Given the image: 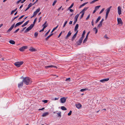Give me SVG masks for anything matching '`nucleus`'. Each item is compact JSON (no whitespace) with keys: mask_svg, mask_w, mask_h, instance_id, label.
<instances>
[{"mask_svg":"<svg viewBox=\"0 0 125 125\" xmlns=\"http://www.w3.org/2000/svg\"><path fill=\"white\" fill-rule=\"evenodd\" d=\"M23 81V82H24L25 84L28 85L31 84L32 81L31 78L28 77H26L24 78Z\"/></svg>","mask_w":125,"mask_h":125,"instance_id":"nucleus-1","label":"nucleus"},{"mask_svg":"<svg viewBox=\"0 0 125 125\" xmlns=\"http://www.w3.org/2000/svg\"><path fill=\"white\" fill-rule=\"evenodd\" d=\"M37 18H35L34 21L33 23L31 24L29 27L25 30V32H26L31 30L34 26L35 24Z\"/></svg>","mask_w":125,"mask_h":125,"instance_id":"nucleus-2","label":"nucleus"},{"mask_svg":"<svg viewBox=\"0 0 125 125\" xmlns=\"http://www.w3.org/2000/svg\"><path fill=\"white\" fill-rule=\"evenodd\" d=\"M23 63V61L17 62L14 63V65L17 67H20Z\"/></svg>","mask_w":125,"mask_h":125,"instance_id":"nucleus-3","label":"nucleus"},{"mask_svg":"<svg viewBox=\"0 0 125 125\" xmlns=\"http://www.w3.org/2000/svg\"><path fill=\"white\" fill-rule=\"evenodd\" d=\"M28 48L27 46H24L20 48L19 50L20 51L22 52L24 51V50L27 49Z\"/></svg>","mask_w":125,"mask_h":125,"instance_id":"nucleus-4","label":"nucleus"},{"mask_svg":"<svg viewBox=\"0 0 125 125\" xmlns=\"http://www.w3.org/2000/svg\"><path fill=\"white\" fill-rule=\"evenodd\" d=\"M106 10V14L105 18L106 19L108 17L109 12L110 11V8H107V9Z\"/></svg>","mask_w":125,"mask_h":125,"instance_id":"nucleus-5","label":"nucleus"},{"mask_svg":"<svg viewBox=\"0 0 125 125\" xmlns=\"http://www.w3.org/2000/svg\"><path fill=\"white\" fill-rule=\"evenodd\" d=\"M15 23L12 25L10 28L7 31V33H9L13 29L15 25Z\"/></svg>","mask_w":125,"mask_h":125,"instance_id":"nucleus-6","label":"nucleus"},{"mask_svg":"<svg viewBox=\"0 0 125 125\" xmlns=\"http://www.w3.org/2000/svg\"><path fill=\"white\" fill-rule=\"evenodd\" d=\"M109 80V78H104L102 79H101L100 81V82L104 83L105 82H106L108 81Z\"/></svg>","mask_w":125,"mask_h":125,"instance_id":"nucleus-7","label":"nucleus"},{"mask_svg":"<svg viewBox=\"0 0 125 125\" xmlns=\"http://www.w3.org/2000/svg\"><path fill=\"white\" fill-rule=\"evenodd\" d=\"M24 21H23L21 22H19L18 23H17L14 26V27L15 28H16L17 26L21 25V24H22L24 22Z\"/></svg>","mask_w":125,"mask_h":125,"instance_id":"nucleus-8","label":"nucleus"},{"mask_svg":"<svg viewBox=\"0 0 125 125\" xmlns=\"http://www.w3.org/2000/svg\"><path fill=\"white\" fill-rule=\"evenodd\" d=\"M117 20L118 24H123V23L121 18H118Z\"/></svg>","mask_w":125,"mask_h":125,"instance_id":"nucleus-9","label":"nucleus"},{"mask_svg":"<svg viewBox=\"0 0 125 125\" xmlns=\"http://www.w3.org/2000/svg\"><path fill=\"white\" fill-rule=\"evenodd\" d=\"M60 100L61 103H64L66 101V98L65 97L61 98L60 99Z\"/></svg>","mask_w":125,"mask_h":125,"instance_id":"nucleus-10","label":"nucleus"},{"mask_svg":"<svg viewBox=\"0 0 125 125\" xmlns=\"http://www.w3.org/2000/svg\"><path fill=\"white\" fill-rule=\"evenodd\" d=\"M23 85V82L22 81L18 84V87L19 88H20L22 87Z\"/></svg>","mask_w":125,"mask_h":125,"instance_id":"nucleus-11","label":"nucleus"},{"mask_svg":"<svg viewBox=\"0 0 125 125\" xmlns=\"http://www.w3.org/2000/svg\"><path fill=\"white\" fill-rule=\"evenodd\" d=\"M40 11L39 8L38 9L36 10L33 13L34 15H36L37 13L39 12Z\"/></svg>","mask_w":125,"mask_h":125,"instance_id":"nucleus-12","label":"nucleus"},{"mask_svg":"<svg viewBox=\"0 0 125 125\" xmlns=\"http://www.w3.org/2000/svg\"><path fill=\"white\" fill-rule=\"evenodd\" d=\"M52 67H54L56 68H57V66L52 65H49L45 66V68H52Z\"/></svg>","mask_w":125,"mask_h":125,"instance_id":"nucleus-13","label":"nucleus"},{"mask_svg":"<svg viewBox=\"0 0 125 125\" xmlns=\"http://www.w3.org/2000/svg\"><path fill=\"white\" fill-rule=\"evenodd\" d=\"M72 33L71 32V31H70L67 34L65 37L66 39H67L71 35Z\"/></svg>","mask_w":125,"mask_h":125,"instance_id":"nucleus-14","label":"nucleus"},{"mask_svg":"<svg viewBox=\"0 0 125 125\" xmlns=\"http://www.w3.org/2000/svg\"><path fill=\"white\" fill-rule=\"evenodd\" d=\"M49 114V113L48 112H46L43 113L42 115V116L43 117H44L48 115Z\"/></svg>","mask_w":125,"mask_h":125,"instance_id":"nucleus-15","label":"nucleus"},{"mask_svg":"<svg viewBox=\"0 0 125 125\" xmlns=\"http://www.w3.org/2000/svg\"><path fill=\"white\" fill-rule=\"evenodd\" d=\"M29 50L31 51H35L36 50L34 48H33L32 47H31L29 49Z\"/></svg>","mask_w":125,"mask_h":125,"instance_id":"nucleus-16","label":"nucleus"},{"mask_svg":"<svg viewBox=\"0 0 125 125\" xmlns=\"http://www.w3.org/2000/svg\"><path fill=\"white\" fill-rule=\"evenodd\" d=\"M75 106L78 109H79L82 107V105L80 104H76L75 105Z\"/></svg>","mask_w":125,"mask_h":125,"instance_id":"nucleus-17","label":"nucleus"},{"mask_svg":"<svg viewBox=\"0 0 125 125\" xmlns=\"http://www.w3.org/2000/svg\"><path fill=\"white\" fill-rule=\"evenodd\" d=\"M29 21H28L25 22L24 24H23L21 26L22 27H23L25 26H26L27 25L28 23L29 22Z\"/></svg>","mask_w":125,"mask_h":125,"instance_id":"nucleus-18","label":"nucleus"},{"mask_svg":"<svg viewBox=\"0 0 125 125\" xmlns=\"http://www.w3.org/2000/svg\"><path fill=\"white\" fill-rule=\"evenodd\" d=\"M118 13L119 15L121 14V8H118Z\"/></svg>","mask_w":125,"mask_h":125,"instance_id":"nucleus-19","label":"nucleus"},{"mask_svg":"<svg viewBox=\"0 0 125 125\" xmlns=\"http://www.w3.org/2000/svg\"><path fill=\"white\" fill-rule=\"evenodd\" d=\"M78 26H79V25L78 24H77L75 26V28H74V31H77V30L78 29Z\"/></svg>","mask_w":125,"mask_h":125,"instance_id":"nucleus-20","label":"nucleus"},{"mask_svg":"<svg viewBox=\"0 0 125 125\" xmlns=\"http://www.w3.org/2000/svg\"><path fill=\"white\" fill-rule=\"evenodd\" d=\"M82 41L80 39H79V41L77 42V45H80Z\"/></svg>","mask_w":125,"mask_h":125,"instance_id":"nucleus-21","label":"nucleus"},{"mask_svg":"<svg viewBox=\"0 0 125 125\" xmlns=\"http://www.w3.org/2000/svg\"><path fill=\"white\" fill-rule=\"evenodd\" d=\"M53 34V33H52L50 34V35L48 36L45 39V40L47 41L51 36H52Z\"/></svg>","mask_w":125,"mask_h":125,"instance_id":"nucleus-22","label":"nucleus"},{"mask_svg":"<svg viewBox=\"0 0 125 125\" xmlns=\"http://www.w3.org/2000/svg\"><path fill=\"white\" fill-rule=\"evenodd\" d=\"M9 42L11 44H15V42L13 40H10L9 41Z\"/></svg>","mask_w":125,"mask_h":125,"instance_id":"nucleus-23","label":"nucleus"},{"mask_svg":"<svg viewBox=\"0 0 125 125\" xmlns=\"http://www.w3.org/2000/svg\"><path fill=\"white\" fill-rule=\"evenodd\" d=\"M101 18V16H99L98 17V18L96 20V21H95L96 23H97L99 21V20Z\"/></svg>","mask_w":125,"mask_h":125,"instance_id":"nucleus-24","label":"nucleus"},{"mask_svg":"<svg viewBox=\"0 0 125 125\" xmlns=\"http://www.w3.org/2000/svg\"><path fill=\"white\" fill-rule=\"evenodd\" d=\"M87 3H88L87 2L84 3H83V4H82V5H81L80 6L79 8H81V7H83V6H84Z\"/></svg>","mask_w":125,"mask_h":125,"instance_id":"nucleus-25","label":"nucleus"},{"mask_svg":"<svg viewBox=\"0 0 125 125\" xmlns=\"http://www.w3.org/2000/svg\"><path fill=\"white\" fill-rule=\"evenodd\" d=\"M79 15V14H77L75 17L74 19L75 20H77V19Z\"/></svg>","mask_w":125,"mask_h":125,"instance_id":"nucleus-26","label":"nucleus"},{"mask_svg":"<svg viewBox=\"0 0 125 125\" xmlns=\"http://www.w3.org/2000/svg\"><path fill=\"white\" fill-rule=\"evenodd\" d=\"M58 25H57L56 27L54 28L51 31V33H52L54 31H55L58 28Z\"/></svg>","mask_w":125,"mask_h":125,"instance_id":"nucleus-27","label":"nucleus"},{"mask_svg":"<svg viewBox=\"0 0 125 125\" xmlns=\"http://www.w3.org/2000/svg\"><path fill=\"white\" fill-rule=\"evenodd\" d=\"M76 34H74L73 35V36L72 37V41H73L74 39L76 37Z\"/></svg>","mask_w":125,"mask_h":125,"instance_id":"nucleus-28","label":"nucleus"},{"mask_svg":"<svg viewBox=\"0 0 125 125\" xmlns=\"http://www.w3.org/2000/svg\"><path fill=\"white\" fill-rule=\"evenodd\" d=\"M61 109L63 110H67L66 108L64 106L61 107Z\"/></svg>","mask_w":125,"mask_h":125,"instance_id":"nucleus-29","label":"nucleus"},{"mask_svg":"<svg viewBox=\"0 0 125 125\" xmlns=\"http://www.w3.org/2000/svg\"><path fill=\"white\" fill-rule=\"evenodd\" d=\"M88 90V89L87 88H83L81 89L80 91L81 92H83Z\"/></svg>","mask_w":125,"mask_h":125,"instance_id":"nucleus-30","label":"nucleus"},{"mask_svg":"<svg viewBox=\"0 0 125 125\" xmlns=\"http://www.w3.org/2000/svg\"><path fill=\"white\" fill-rule=\"evenodd\" d=\"M34 4H32V3H30L28 5L27 8H30Z\"/></svg>","mask_w":125,"mask_h":125,"instance_id":"nucleus-31","label":"nucleus"},{"mask_svg":"<svg viewBox=\"0 0 125 125\" xmlns=\"http://www.w3.org/2000/svg\"><path fill=\"white\" fill-rule=\"evenodd\" d=\"M87 8H84L82 11H81L80 12V14H81V13H83V12H84V11L85 10H87Z\"/></svg>","mask_w":125,"mask_h":125,"instance_id":"nucleus-32","label":"nucleus"},{"mask_svg":"<svg viewBox=\"0 0 125 125\" xmlns=\"http://www.w3.org/2000/svg\"><path fill=\"white\" fill-rule=\"evenodd\" d=\"M17 10V8H16V9L14 10H12L11 13V14H12L15 12Z\"/></svg>","mask_w":125,"mask_h":125,"instance_id":"nucleus-33","label":"nucleus"},{"mask_svg":"<svg viewBox=\"0 0 125 125\" xmlns=\"http://www.w3.org/2000/svg\"><path fill=\"white\" fill-rule=\"evenodd\" d=\"M42 26L43 27V28L44 29L47 27V25L43 24L42 25Z\"/></svg>","mask_w":125,"mask_h":125,"instance_id":"nucleus-34","label":"nucleus"},{"mask_svg":"<svg viewBox=\"0 0 125 125\" xmlns=\"http://www.w3.org/2000/svg\"><path fill=\"white\" fill-rule=\"evenodd\" d=\"M88 38L86 37L84 39L83 41V43H85L87 41Z\"/></svg>","mask_w":125,"mask_h":125,"instance_id":"nucleus-35","label":"nucleus"},{"mask_svg":"<svg viewBox=\"0 0 125 125\" xmlns=\"http://www.w3.org/2000/svg\"><path fill=\"white\" fill-rule=\"evenodd\" d=\"M38 35V33L36 32L34 33V36L35 37H37Z\"/></svg>","mask_w":125,"mask_h":125,"instance_id":"nucleus-36","label":"nucleus"},{"mask_svg":"<svg viewBox=\"0 0 125 125\" xmlns=\"http://www.w3.org/2000/svg\"><path fill=\"white\" fill-rule=\"evenodd\" d=\"M61 112H60L57 113V114L58 115V116H60V117L61 116Z\"/></svg>","mask_w":125,"mask_h":125,"instance_id":"nucleus-37","label":"nucleus"},{"mask_svg":"<svg viewBox=\"0 0 125 125\" xmlns=\"http://www.w3.org/2000/svg\"><path fill=\"white\" fill-rule=\"evenodd\" d=\"M72 111H70L69 113H68V116L72 114Z\"/></svg>","mask_w":125,"mask_h":125,"instance_id":"nucleus-38","label":"nucleus"},{"mask_svg":"<svg viewBox=\"0 0 125 125\" xmlns=\"http://www.w3.org/2000/svg\"><path fill=\"white\" fill-rule=\"evenodd\" d=\"M50 30H49L45 34V36H47L50 32Z\"/></svg>","mask_w":125,"mask_h":125,"instance_id":"nucleus-39","label":"nucleus"},{"mask_svg":"<svg viewBox=\"0 0 125 125\" xmlns=\"http://www.w3.org/2000/svg\"><path fill=\"white\" fill-rule=\"evenodd\" d=\"M56 2H57V0H55L54 1L53 3L52 4V5L53 6L54 5H55V3H56Z\"/></svg>","mask_w":125,"mask_h":125,"instance_id":"nucleus-40","label":"nucleus"},{"mask_svg":"<svg viewBox=\"0 0 125 125\" xmlns=\"http://www.w3.org/2000/svg\"><path fill=\"white\" fill-rule=\"evenodd\" d=\"M67 22V21H65L64 23V24L63 25V27H64L66 25V24Z\"/></svg>","mask_w":125,"mask_h":125,"instance_id":"nucleus-41","label":"nucleus"},{"mask_svg":"<svg viewBox=\"0 0 125 125\" xmlns=\"http://www.w3.org/2000/svg\"><path fill=\"white\" fill-rule=\"evenodd\" d=\"M19 17V16H18L16 17H14L12 20V21H13L14 20H15L17 18Z\"/></svg>","mask_w":125,"mask_h":125,"instance_id":"nucleus-42","label":"nucleus"},{"mask_svg":"<svg viewBox=\"0 0 125 125\" xmlns=\"http://www.w3.org/2000/svg\"><path fill=\"white\" fill-rule=\"evenodd\" d=\"M70 9V8H68V10H69L70 11V12H73V10L72 9Z\"/></svg>","mask_w":125,"mask_h":125,"instance_id":"nucleus-43","label":"nucleus"},{"mask_svg":"<svg viewBox=\"0 0 125 125\" xmlns=\"http://www.w3.org/2000/svg\"><path fill=\"white\" fill-rule=\"evenodd\" d=\"M104 10V8H103V9H102V10L99 13L100 14H101V13H102L103 11Z\"/></svg>","mask_w":125,"mask_h":125,"instance_id":"nucleus-44","label":"nucleus"},{"mask_svg":"<svg viewBox=\"0 0 125 125\" xmlns=\"http://www.w3.org/2000/svg\"><path fill=\"white\" fill-rule=\"evenodd\" d=\"M42 102H44V103H46L48 102V100H43Z\"/></svg>","mask_w":125,"mask_h":125,"instance_id":"nucleus-45","label":"nucleus"},{"mask_svg":"<svg viewBox=\"0 0 125 125\" xmlns=\"http://www.w3.org/2000/svg\"><path fill=\"white\" fill-rule=\"evenodd\" d=\"M19 30V29L18 28L14 32V33H16Z\"/></svg>","mask_w":125,"mask_h":125,"instance_id":"nucleus-46","label":"nucleus"},{"mask_svg":"<svg viewBox=\"0 0 125 125\" xmlns=\"http://www.w3.org/2000/svg\"><path fill=\"white\" fill-rule=\"evenodd\" d=\"M73 5H74V3H72L71 4V5L70 6V7H69L68 8H72L73 7Z\"/></svg>","mask_w":125,"mask_h":125,"instance_id":"nucleus-47","label":"nucleus"},{"mask_svg":"<svg viewBox=\"0 0 125 125\" xmlns=\"http://www.w3.org/2000/svg\"><path fill=\"white\" fill-rule=\"evenodd\" d=\"M102 24H100L99 23L98 26V27L99 28L101 27L102 26Z\"/></svg>","mask_w":125,"mask_h":125,"instance_id":"nucleus-48","label":"nucleus"},{"mask_svg":"<svg viewBox=\"0 0 125 125\" xmlns=\"http://www.w3.org/2000/svg\"><path fill=\"white\" fill-rule=\"evenodd\" d=\"M84 12H83V13H82V14L81 15V18H82L83 17V15L84 14Z\"/></svg>","mask_w":125,"mask_h":125,"instance_id":"nucleus-49","label":"nucleus"},{"mask_svg":"<svg viewBox=\"0 0 125 125\" xmlns=\"http://www.w3.org/2000/svg\"><path fill=\"white\" fill-rule=\"evenodd\" d=\"M68 80H69L70 81V78H67L66 80L65 81H67Z\"/></svg>","mask_w":125,"mask_h":125,"instance_id":"nucleus-50","label":"nucleus"},{"mask_svg":"<svg viewBox=\"0 0 125 125\" xmlns=\"http://www.w3.org/2000/svg\"><path fill=\"white\" fill-rule=\"evenodd\" d=\"M24 16V15H22L19 18V20L20 19L22 18Z\"/></svg>","mask_w":125,"mask_h":125,"instance_id":"nucleus-51","label":"nucleus"},{"mask_svg":"<svg viewBox=\"0 0 125 125\" xmlns=\"http://www.w3.org/2000/svg\"><path fill=\"white\" fill-rule=\"evenodd\" d=\"M62 32H61L59 34V36H58V38H59L60 37V36L62 34Z\"/></svg>","mask_w":125,"mask_h":125,"instance_id":"nucleus-52","label":"nucleus"},{"mask_svg":"<svg viewBox=\"0 0 125 125\" xmlns=\"http://www.w3.org/2000/svg\"><path fill=\"white\" fill-rule=\"evenodd\" d=\"M90 32L89 31V32H88L87 33V34L86 35V37H87V38H88V35H89V34Z\"/></svg>","mask_w":125,"mask_h":125,"instance_id":"nucleus-53","label":"nucleus"},{"mask_svg":"<svg viewBox=\"0 0 125 125\" xmlns=\"http://www.w3.org/2000/svg\"><path fill=\"white\" fill-rule=\"evenodd\" d=\"M85 30H84L83 31V34H82L84 35L85 34Z\"/></svg>","mask_w":125,"mask_h":125,"instance_id":"nucleus-54","label":"nucleus"},{"mask_svg":"<svg viewBox=\"0 0 125 125\" xmlns=\"http://www.w3.org/2000/svg\"><path fill=\"white\" fill-rule=\"evenodd\" d=\"M90 16V14H89V15H88V16L87 17V18H86V20L88 19L89 18Z\"/></svg>","mask_w":125,"mask_h":125,"instance_id":"nucleus-55","label":"nucleus"},{"mask_svg":"<svg viewBox=\"0 0 125 125\" xmlns=\"http://www.w3.org/2000/svg\"><path fill=\"white\" fill-rule=\"evenodd\" d=\"M97 9L96 8H95V10H94L93 11V13H94L96 11Z\"/></svg>","mask_w":125,"mask_h":125,"instance_id":"nucleus-56","label":"nucleus"},{"mask_svg":"<svg viewBox=\"0 0 125 125\" xmlns=\"http://www.w3.org/2000/svg\"><path fill=\"white\" fill-rule=\"evenodd\" d=\"M77 21V20H75L73 22V24H75L76 23Z\"/></svg>","mask_w":125,"mask_h":125,"instance_id":"nucleus-57","label":"nucleus"},{"mask_svg":"<svg viewBox=\"0 0 125 125\" xmlns=\"http://www.w3.org/2000/svg\"><path fill=\"white\" fill-rule=\"evenodd\" d=\"M104 37L106 39H108V38L107 37L106 35H104Z\"/></svg>","mask_w":125,"mask_h":125,"instance_id":"nucleus-58","label":"nucleus"},{"mask_svg":"<svg viewBox=\"0 0 125 125\" xmlns=\"http://www.w3.org/2000/svg\"><path fill=\"white\" fill-rule=\"evenodd\" d=\"M100 7V5L98 6H95V8H99Z\"/></svg>","mask_w":125,"mask_h":125,"instance_id":"nucleus-59","label":"nucleus"},{"mask_svg":"<svg viewBox=\"0 0 125 125\" xmlns=\"http://www.w3.org/2000/svg\"><path fill=\"white\" fill-rule=\"evenodd\" d=\"M26 1L25 0H22L21 2V3H24L25 1Z\"/></svg>","mask_w":125,"mask_h":125,"instance_id":"nucleus-60","label":"nucleus"},{"mask_svg":"<svg viewBox=\"0 0 125 125\" xmlns=\"http://www.w3.org/2000/svg\"><path fill=\"white\" fill-rule=\"evenodd\" d=\"M96 1H95V0H93V1H92L91 2V3H94V2H95Z\"/></svg>","mask_w":125,"mask_h":125,"instance_id":"nucleus-61","label":"nucleus"},{"mask_svg":"<svg viewBox=\"0 0 125 125\" xmlns=\"http://www.w3.org/2000/svg\"><path fill=\"white\" fill-rule=\"evenodd\" d=\"M44 29H43V28H42V29L40 31V32H41L42 31H43L44 30Z\"/></svg>","mask_w":125,"mask_h":125,"instance_id":"nucleus-62","label":"nucleus"},{"mask_svg":"<svg viewBox=\"0 0 125 125\" xmlns=\"http://www.w3.org/2000/svg\"><path fill=\"white\" fill-rule=\"evenodd\" d=\"M59 98H56V97L54 99V100H58L59 99Z\"/></svg>","mask_w":125,"mask_h":125,"instance_id":"nucleus-63","label":"nucleus"},{"mask_svg":"<svg viewBox=\"0 0 125 125\" xmlns=\"http://www.w3.org/2000/svg\"><path fill=\"white\" fill-rule=\"evenodd\" d=\"M83 38H83L81 37L80 38V39L82 41H83Z\"/></svg>","mask_w":125,"mask_h":125,"instance_id":"nucleus-64","label":"nucleus"}]
</instances>
